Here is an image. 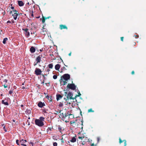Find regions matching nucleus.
<instances>
[{
	"instance_id": "obj_15",
	"label": "nucleus",
	"mask_w": 146,
	"mask_h": 146,
	"mask_svg": "<svg viewBox=\"0 0 146 146\" xmlns=\"http://www.w3.org/2000/svg\"><path fill=\"white\" fill-rule=\"evenodd\" d=\"M38 106L40 108L42 107L43 106V104L42 102H39L38 104Z\"/></svg>"
},
{
	"instance_id": "obj_36",
	"label": "nucleus",
	"mask_w": 146,
	"mask_h": 146,
	"mask_svg": "<svg viewBox=\"0 0 146 146\" xmlns=\"http://www.w3.org/2000/svg\"><path fill=\"white\" fill-rule=\"evenodd\" d=\"M76 123V122L75 121H73L71 123V124H74V123Z\"/></svg>"
},
{
	"instance_id": "obj_1",
	"label": "nucleus",
	"mask_w": 146,
	"mask_h": 146,
	"mask_svg": "<svg viewBox=\"0 0 146 146\" xmlns=\"http://www.w3.org/2000/svg\"><path fill=\"white\" fill-rule=\"evenodd\" d=\"M70 78V76L68 74H65L62 76L60 80L61 85H65L67 84V81Z\"/></svg>"
},
{
	"instance_id": "obj_47",
	"label": "nucleus",
	"mask_w": 146,
	"mask_h": 146,
	"mask_svg": "<svg viewBox=\"0 0 146 146\" xmlns=\"http://www.w3.org/2000/svg\"><path fill=\"white\" fill-rule=\"evenodd\" d=\"M4 131H5V132L7 131V130L5 129H4Z\"/></svg>"
},
{
	"instance_id": "obj_51",
	"label": "nucleus",
	"mask_w": 146,
	"mask_h": 146,
	"mask_svg": "<svg viewBox=\"0 0 146 146\" xmlns=\"http://www.w3.org/2000/svg\"><path fill=\"white\" fill-rule=\"evenodd\" d=\"M13 121L14 122H15V121L14 120H13Z\"/></svg>"
},
{
	"instance_id": "obj_52",
	"label": "nucleus",
	"mask_w": 146,
	"mask_h": 146,
	"mask_svg": "<svg viewBox=\"0 0 146 146\" xmlns=\"http://www.w3.org/2000/svg\"><path fill=\"white\" fill-rule=\"evenodd\" d=\"M42 84H44V82H42Z\"/></svg>"
},
{
	"instance_id": "obj_44",
	"label": "nucleus",
	"mask_w": 146,
	"mask_h": 146,
	"mask_svg": "<svg viewBox=\"0 0 146 146\" xmlns=\"http://www.w3.org/2000/svg\"><path fill=\"white\" fill-rule=\"evenodd\" d=\"M94 146V144H91V146Z\"/></svg>"
},
{
	"instance_id": "obj_54",
	"label": "nucleus",
	"mask_w": 146,
	"mask_h": 146,
	"mask_svg": "<svg viewBox=\"0 0 146 146\" xmlns=\"http://www.w3.org/2000/svg\"><path fill=\"white\" fill-rule=\"evenodd\" d=\"M8 23H9V21H8V22H7V23H8Z\"/></svg>"
},
{
	"instance_id": "obj_48",
	"label": "nucleus",
	"mask_w": 146,
	"mask_h": 146,
	"mask_svg": "<svg viewBox=\"0 0 146 146\" xmlns=\"http://www.w3.org/2000/svg\"><path fill=\"white\" fill-rule=\"evenodd\" d=\"M135 36L136 37H138V36L137 35H136V36L135 35Z\"/></svg>"
},
{
	"instance_id": "obj_2",
	"label": "nucleus",
	"mask_w": 146,
	"mask_h": 146,
	"mask_svg": "<svg viewBox=\"0 0 146 146\" xmlns=\"http://www.w3.org/2000/svg\"><path fill=\"white\" fill-rule=\"evenodd\" d=\"M44 119V117H41L39 119H36L35 121V124L39 127L43 126L44 125L43 121Z\"/></svg>"
},
{
	"instance_id": "obj_13",
	"label": "nucleus",
	"mask_w": 146,
	"mask_h": 146,
	"mask_svg": "<svg viewBox=\"0 0 146 146\" xmlns=\"http://www.w3.org/2000/svg\"><path fill=\"white\" fill-rule=\"evenodd\" d=\"M60 66L59 64H57L55 66V68L56 70H58L60 68Z\"/></svg>"
},
{
	"instance_id": "obj_27",
	"label": "nucleus",
	"mask_w": 146,
	"mask_h": 146,
	"mask_svg": "<svg viewBox=\"0 0 146 146\" xmlns=\"http://www.w3.org/2000/svg\"><path fill=\"white\" fill-rule=\"evenodd\" d=\"M57 143L56 142H54L53 143V145L54 146H57Z\"/></svg>"
},
{
	"instance_id": "obj_18",
	"label": "nucleus",
	"mask_w": 146,
	"mask_h": 146,
	"mask_svg": "<svg viewBox=\"0 0 146 146\" xmlns=\"http://www.w3.org/2000/svg\"><path fill=\"white\" fill-rule=\"evenodd\" d=\"M25 35L27 37H28L29 36V35H30V33H29V32H28V31L27 32H25Z\"/></svg>"
},
{
	"instance_id": "obj_25",
	"label": "nucleus",
	"mask_w": 146,
	"mask_h": 146,
	"mask_svg": "<svg viewBox=\"0 0 146 146\" xmlns=\"http://www.w3.org/2000/svg\"><path fill=\"white\" fill-rule=\"evenodd\" d=\"M4 87L5 88H7V84H5L4 85Z\"/></svg>"
},
{
	"instance_id": "obj_30",
	"label": "nucleus",
	"mask_w": 146,
	"mask_h": 146,
	"mask_svg": "<svg viewBox=\"0 0 146 146\" xmlns=\"http://www.w3.org/2000/svg\"><path fill=\"white\" fill-rule=\"evenodd\" d=\"M16 143L18 145H19V140H17L16 141Z\"/></svg>"
},
{
	"instance_id": "obj_3",
	"label": "nucleus",
	"mask_w": 146,
	"mask_h": 146,
	"mask_svg": "<svg viewBox=\"0 0 146 146\" xmlns=\"http://www.w3.org/2000/svg\"><path fill=\"white\" fill-rule=\"evenodd\" d=\"M64 94L65 96H67V99L66 100V101L67 100H68L69 99L73 100H74V98L72 97L73 95L71 92H69V93L67 94V92H65Z\"/></svg>"
},
{
	"instance_id": "obj_17",
	"label": "nucleus",
	"mask_w": 146,
	"mask_h": 146,
	"mask_svg": "<svg viewBox=\"0 0 146 146\" xmlns=\"http://www.w3.org/2000/svg\"><path fill=\"white\" fill-rule=\"evenodd\" d=\"M76 139L75 138L73 137L72 138V139L70 141L72 142H74L76 141Z\"/></svg>"
},
{
	"instance_id": "obj_22",
	"label": "nucleus",
	"mask_w": 146,
	"mask_h": 146,
	"mask_svg": "<svg viewBox=\"0 0 146 146\" xmlns=\"http://www.w3.org/2000/svg\"><path fill=\"white\" fill-rule=\"evenodd\" d=\"M88 112H94V111L92 110V109L91 108L88 110Z\"/></svg>"
},
{
	"instance_id": "obj_49",
	"label": "nucleus",
	"mask_w": 146,
	"mask_h": 146,
	"mask_svg": "<svg viewBox=\"0 0 146 146\" xmlns=\"http://www.w3.org/2000/svg\"><path fill=\"white\" fill-rule=\"evenodd\" d=\"M40 51H42V50L41 49H40Z\"/></svg>"
},
{
	"instance_id": "obj_29",
	"label": "nucleus",
	"mask_w": 146,
	"mask_h": 146,
	"mask_svg": "<svg viewBox=\"0 0 146 146\" xmlns=\"http://www.w3.org/2000/svg\"><path fill=\"white\" fill-rule=\"evenodd\" d=\"M23 30L25 31V32H27L28 29H23Z\"/></svg>"
},
{
	"instance_id": "obj_9",
	"label": "nucleus",
	"mask_w": 146,
	"mask_h": 146,
	"mask_svg": "<svg viewBox=\"0 0 146 146\" xmlns=\"http://www.w3.org/2000/svg\"><path fill=\"white\" fill-rule=\"evenodd\" d=\"M60 116H61L62 117H64L67 116L66 114L65 113H64L62 112V111H60Z\"/></svg>"
},
{
	"instance_id": "obj_26",
	"label": "nucleus",
	"mask_w": 146,
	"mask_h": 146,
	"mask_svg": "<svg viewBox=\"0 0 146 146\" xmlns=\"http://www.w3.org/2000/svg\"><path fill=\"white\" fill-rule=\"evenodd\" d=\"M46 19V18L44 19V18L43 17L42 21V23H44L45 22V20Z\"/></svg>"
},
{
	"instance_id": "obj_31",
	"label": "nucleus",
	"mask_w": 146,
	"mask_h": 146,
	"mask_svg": "<svg viewBox=\"0 0 146 146\" xmlns=\"http://www.w3.org/2000/svg\"><path fill=\"white\" fill-rule=\"evenodd\" d=\"M84 137H78V138L79 139H82V138H84Z\"/></svg>"
},
{
	"instance_id": "obj_40",
	"label": "nucleus",
	"mask_w": 146,
	"mask_h": 146,
	"mask_svg": "<svg viewBox=\"0 0 146 146\" xmlns=\"http://www.w3.org/2000/svg\"><path fill=\"white\" fill-rule=\"evenodd\" d=\"M11 8L12 9H13V10H14V7H11Z\"/></svg>"
},
{
	"instance_id": "obj_20",
	"label": "nucleus",
	"mask_w": 146,
	"mask_h": 146,
	"mask_svg": "<svg viewBox=\"0 0 146 146\" xmlns=\"http://www.w3.org/2000/svg\"><path fill=\"white\" fill-rule=\"evenodd\" d=\"M7 39H8L7 38H4V39L3 41V43L4 44H5L6 43V42L7 41Z\"/></svg>"
},
{
	"instance_id": "obj_46",
	"label": "nucleus",
	"mask_w": 146,
	"mask_h": 146,
	"mask_svg": "<svg viewBox=\"0 0 146 146\" xmlns=\"http://www.w3.org/2000/svg\"><path fill=\"white\" fill-rule=\"evenodd\" d=\"M5 126H4V127H3V129H5Z\"/></svg>"
},
{
	"instance_id": "obj_50",
	"label": "nucleus",
	"mask_w": 146,
	"mask_h": 146,
	"mask_svg": "<svg viewBox=\"0 0 146 146\" xmlns=\"http://www.w3.org/2000/svg\"><path fill=\"white\" fill-rule=\"evenodd\" d=\"M23 105H21V107H23Z\"/></svg>"
},
{
	"instance_id": "obj_41",
	"label": "nucleus",
	"mask_w": 146,
	"mask_h": 146,
	"mask_svg": "<svg viewBox=\"0 0 146 146\" xmlns=\"http://www.w3.org/2000/svg\"><path fill=\"white\" fill-rule=\"evenodd\" d=\"M71 52H70V53L69 54V56H70L71 55Z\"/></svg>"
},
{
	"instance_id": "obj_19",
	"label": "nucleus",
	"mask_w": 146,
	"mask_h": 146,
	"mask_svg": "<svg viewBox=\"0 0 146 146\" xmlns=\"http://www.w3.org/2000/svg\"><path fill=\"white\" fill-rule=\"evenodd\" d=\"M2 104H5V105H8V104L7 102H5L3 100H2Z\"/></svg>"
},
{
	"instance_id": "obj_33",
	"label": "nucleus",
	"mask_w": 146,
	"mask_h": 146,
	"mask_svg": "<svg viewBox=\"0 0 146 146\" xmlns=\"http://www.w3.org/2000/svg\"><path fill=\"white\" fill-rule=\"evenodd\" d=\"M54 113L55 114H57L58 113V112L57 111H55V112H54Z\"/></svg>"
},
{
	"instance_id": "obj_23",
	"label": "nucleus",
	"mask_w": 146,
	"mask_h": 146,
	"mask_svg": "<svg viewBox=\"0 0 146 146\" xmlns=\"http://www.w3.org/2000/svg\"><path fill=\"white\" fill-rule=\"evenodd\" d=\"M31 34H34V37H35V36L36 35V33L35 32H31Z\"/></svg>"
},
{
	"instance_id": "obj_6",
	"label": "nucleus",
	"mask_w": 146,
	"mask_h": 146,
	"mask_svg": "<svg viewBox=\"0 0 146 146\" xmlns=\"http://www.w3.org/2000/svg\"><path fill=\"white\" fill-rule=\"evenodd\" d=\"M35 74L38 75H40L42 72L41 70L39 68H36L35 71Z\"/></svg>"
},
{
	"instance_id": "obj_35",
	"label": "nucleus",
	"mask_w": 146,
	"mask_h": 146,
	"mask_svg": "<svg viewBox=\"0 0 146 146\" xmlns=\"http://www.w3.org/2000/svg\"><path fill=\"white\" fill-rule=\"evenodd\" d=\"M97 139V140H98V142L100 140V138L99 137H98Z\"/></svg>"
},
{
	"instance_id": "obj_5",
	"label": "nucleus",
	"mask_w": 146,
	"mask_h": 146,
	"mask_svg": "<svg viewBox=\"0 0 146 146\" xmlns=\"http://www.w3.org/2000/svg\"><path fill=\"white\" fill-rule=\"evenodd\" d=\"M67 88L73 90H74L76 89V86L73 84H68L67 85Z\"/></svg>"
},
{
	"instance_id": "obj_53",
	"label": "nucleus",
	"mask_w": 146,
	"mask_h": 146,
	"mask_svg": "<svg viewBox=\"0 0 146 146\" xmlns=\"http://www.w3.org/2000/svg\"><path fill=\"white\" fill-rule=\"evenodd\" d=\"M28 119H30V117H29V118H28Z\"/></svg>"
},
{
	"instance_id": "obj_14",
	"label": "nucleus",
	"mask_w": 146,
	"mask_h": 146,
	"mask_svg": "<svg viewBox=\"0 0 146 146\" xmlns=\"http://www.w3.org/2000/svg\"><path fill=\"white\" fill-rule=\"evenodd\" d=\"M35 49L33 47H31L30 48V51L32 53L34 52L35 51Z\"/></svg>"
},
{
	"instance_id": "obj_45",
	"label": "nucleus",
	"mask_w": 146,
	"mask_h": 146,
	"mask_svg": "<svg viewBox=\"0 0 146 146\" xmlns=\"http://www.w3.org/2000/svg\"><path fill=\"white\" fill-rule=\"evenodd\" d=\"M50 17H47V18H46V19H47V18H48V19H49V18Z\"/></svg>"
},
{
	"instance_id": "obj_24",
	"label": "nucleus",
	"mask_w": 146,
	"mask_h": 146,
	"mask_svg": "<svg viewBox=\"0 0 146 146\" xmlns=\"http://www.w3.org/2000/svg\"><path fill=\"white\" fill-rule=\"evenodd\" d=\"M53 78L54 79H56L57 78V76L56 75H54L53 76Z\"/></svg>"
},
{
	"instance_id": "obj_38",
	"label": "nucleus",
	"mask_w": 146,
	"mask_h": 146,
	"mask_svg": "<svg viewBox=\"0 0 146 146\" xmlns=\"http://www.w3.org/2000/svg\"><path fill=\"white\" fill-rule=\"evenodd\" d=\"M12 93V91H9V93L10 94H11V93Z\"/></svg>"
},
{
	"instance_id": "obj_21",
	"label": "nucleus",
	"mask_w": 146,
	"mask_h": 146,
	"mask_svg": "<svg viewBox=\"0 0 146 146\" xmlns=\"http://www.w3.org/2000/svg\"><path fill=\"white\" fill-rule=\"evenodd\" d=\"M48 67L49 68H52V67H53V65L52 64H50L49 65H48Z\"/></svg>"
},
{
	"instance_id": "obj_8",
	"label": "nucleus",
	"mask_w": 146,
	"mask_h": 146,
	"mask_svg": "<svg viewBox=\"0 0 146 146\" xmlns=\"http://www.w3.org/2000/svg\"><path fill=\"white\" fill-rule=\"evenodd\" d=\"M41 60V58L40 56L37 57L36 59V61L37 62L35 63L34 64V66H35L39 62H40Z\"/></svg>"
},
{
	"instance_id": "obj_34",
	"label": "nucleus",
	"mask_w": 146,
	"mask_h": 146,
	"mask_svg": "<svg viewBox=\"0 0 146 146\" xmlns=\"http://www.w3.org/2000/svg\"><path fill=\"white\" fill-rule=\"evenodd\" d=\"M123 37H122L121 38V40L122 41H123Z\"/></svg>"
},
{
	"instance_id": "obj_10",
	"label": "nucleus",
	"mask_w": 146,
	"mask_h": 146,
	"mask_svg": "<svg viewBox=\"0 0 146 146\" xmlns=\"http://www.w3.org/2000/svg\"><path fill=\"white\" fill-rule=\"evenodd\" d=\"M60 27L61 29H67V28L66 26L65 25H60Z\"/></svg>"
},
{
	"instance_id": "obj_39",
	"label": "nucleus",
	"mask_w": 146,
	"mask_h": 146,
	"mask_svg": "<svg viewBox=\"0 0 146 146\" xmlns=\"http://www.w3.org/2000/svg\"><path fill=\"white\" fill-rule=\"evenodd\" d=\"M81 95V94L80 93V92H79V93H78V96H80Z\"/></svg>"
},
{
	"instance_id": "obj_16",
	"label": "nucleus",
	"mask_w": 146,
	"mask_h": 146,
	"mask_svg": "<svg viewBox=\"0 0 146 146\" xmlns=\"http://www.w3.org/2000/svg\"><path fill=\"white\" fill-rule=\"evenodd\" d=\"M18 3L19 4V5L20 6H22L23 5V2L21 1H18Z\"/></svg>"
},
{
	"instance_id": "obj_11",
	"label": "nucleus",
	"mask_w": 146,
	"mask_h": 146,
	"mask_svg": "<svg viewBox=\"0 0 146 146\" xmlns=\"http://www.w3.org/2000/svg\"><path fill=\"white\" fill-rule=\"evenodd\" d=\"M62 97V96L60 95H56V99L58 101L61 99Z\"/></svg>"
},
{
	"instance_id": "obj_7",
	"label": "nucleus",
	"mask_w": 146,
	"mask_h": 146,
	"mask_svg": "<svg viewBox=\"0 0 146 146\" xmlns=\"http://www.w3.org/2000/svg\"><path fill=\"white\" fill-rule=\"evenodd\" d=\"M27 142L26 140L22 139L20 141V142L21 145H23L24 146H26L27 145L25 144Z\"/></svg>"
},
{
	"instance_id": "obj_43",
	"label": "nucleus",
	"mask_w": 146,
	"mask_h": 146,
	"mask_svg": "<svg viewBox=\"0 0 146 146\" xmlns=\"http://www.w3.org/2000/svg\"><path fill=\"white\" fill-rule=\"evenodd\" d=\"M30 143L32 144V145H33V143L32 142H31Z\"/></svg>"
},
{
	"instance_id": "obj_28",
	"label": "nucleus",
	"mask_w": 146,
	"mask_h": 146,
	"mask_svg": "<svg viewBox=\"0 0 146 146\" xmlns=\"http://www.w3.org/2000/svg\"><path fill=\"white\" fill-rule=\"evenodd\" d=\"M46 98H47L50 101H51V98H50L48 96H46Z\"/></svg>"
},
{
	"instance_id": "obj_37",
	"label": "nucleus",
	"mask_w": 146,
	"mask_h": 146,
	"mask_svg": "<svg viewBox=\"0 0 146 146\" xmlns=\"http://www.w3.org/2000/svg\"><path fill=\"white\" fill-rule=\"evenodd\" d=\"M131 74H134V71H132L131 72Z\"/></svg>"
},
{
	"instance_id": "obj_32",
	"label": "nucleus",
	"mask_w": 146,
	"mask_h": 146,
	"mask_svg": "<svg viewBox=\"0 0 146 146\" xmlns=\"http://www.w3.org/2000/svg\"><path fill=\"white\" fill-rule=\"evenodd\" d=\"M7 80H6V79H5L4 80V81H3V82H5V83H7Z\"/></svg>"
},
{
	"instance_id": "obj_12",
	"label": "nucleus",
	"mask_w": 146,
	"mask_h": 146,
	"mask_svg": "<svg viewBox=\"0 0 146 146\" xmlns=\"http://www.w3.org/2000/svg\"><path fill=\"white\" fill-rule=\"evenodd\" d=\"M123 141H125V142H124V146H126V145H127L126 141L125 140H124L123 141H122L121 140V139L120 138H119V143H122Z\"/></svg>"
},
{
	"instance_id": "obj_42",
	"label": "nucleus",
	"mask_w": 146,
	"mask_h": 146,
	"mask_svg": "<svg viewBox=\"0 0 146 146\" xmlns=\"http://www.w3.org/2000/svg\"><path fill=\"white\" fill-rule=\"evenodd\" d=\"M2 126H3V127H4V126H5V125L4 124H2Z\"/></svg>"
},
{
	"instance_id": "obj_4",
	"label": "nucleus",
	"mask_w": 146,
	"mask_h": 146,
	"mask_svg": "<svg viewBox=\"0 0 146 146\" xmlns=\"http://www.w3.org/2000/svg\"><path fill=\"white\" fill-rule=\"evenodd\" d=\"M10 14L13 16L15 20L17 19L18 14L17 13V11L16 10H13L11 11Z\"/></svg>"
}]
</instances>
